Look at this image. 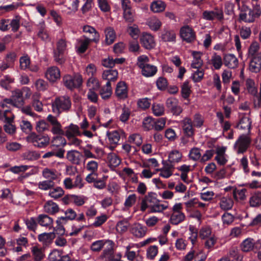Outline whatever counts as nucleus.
<instances>
[{
	"instance_id": "nucleus-1",
	"label": "nucleus",
	"mask_w": 261,
	"mask_h": 261,
	"mask_svg": "<svg viewBox=\"0 0 261 261\" xmlns=\"http://www.w3.org/2000/svg\"><path fill=\"white\" fill-rule=\"evenodd\" d=\"M156 193L152 192H148L142 199L141 202L140 210L145 212L147 208L149 213H161L168 208V205L160 203L158 199Z\"/></svg>"
},
{
	"instance_id": "nucleus-2",
	"label": "nucleus",
	"mask_w": 261,
	"mask_h": 261,
	"mask_svg": "<svg viewBox=\"0 0 261 261\" xmlns=\"http://www.w3.org/2000/svg\"><path fill=\"white\" fill-rule=\"evenodd\" d=\"M71 107L70 98L66 95L56 98L52 104L53 111L58 115L62 112L69 111Z\"/></svg>"
},
{
	"instance_id": "nucleus-3",
	"label": "nucleus",
	"mask_w": 261,
	"mask_h": 261,
	"mask_svg": "<svg viewBox=\"0 0 261 261\" xmlns=\"http://www.w3.org/2000/svg\"><path fill=\"white\" fill-rule=\"evenodd\" d=\"M251 143V138L248 135L242 134L234 143L233 149L237 154H243L250 147Z\"/></svg>"
},
{
	"instance_id": "nucleus-4",
	"label": "nucleus",
	"mask_w": 261,
	"mask_h": 261,
	"mask_svg": "<svg viewBox=\"0 0 261 261\" xmlns=\"http://www.w3.org/2000/svg\"><path fill=\"white\" fill-rule=\"evenodd\" d=\"M27 140L38 148H44L47 146L50 142V138L45 134H36L32 133L27 137Z\"/></svg>"
},
{
	"instance_id": "nucleus-5",
	"label": "nucleus",
	"mask_w": 261,
	"mask_h": 261,
	"mask_svg": "<svg viewBox=\"0 0 261 261\" xmlns=\"http://www.w3.org/2000/svg\"><path fill=\"white\" fill-rule=\"evenodd\" d=\"M63 80L65 86L71 90L80 87L83 83L82 76L79 74H75L73 76L66 75Z\"/></svg>"
},
{
	"instance_id": "nucleus-6",
	"label": "nucleus",
	"mask_w": 261,
	"mask_h": 261,
	"mask_svg": "<svg viewBox=\"0 0 261 261\" xmlns=\"http://www.w3.org/2000/svg\"><path fill=\"white\" fill-rule=\"evenodd\" d=\"M202 16L203 19L208 21L215 19L221 21L224 19L223 10L218 7H215L213 10L204 11Z\"/></svg>"
},
{
	"instance_id": "nucleus-7",
	"label": "nucleus",
	"mask_w": 261,
	"mask_h": 261,
	"mask_svg": "<svg viewBox=\"0 0 261 261\" xmlns=\"http://www.w3.org/2000/svg\"><path fill=\"white\" fill-rule=\"evenodd\" d=\"M180 36L183 40L188 43L193 42L196 38L195 33L189 25H185L180 28Z\"/></svg>"
},
{
	"instance_id": "nucleus-8",
	"label": "nucleus",
	"mask_w": 261,
	"mask_h": 261,
	"mask_svg": "<svg viewBox=\"0 0 261 261\" xmlns=\"http://www.w3.org/2000/svg\"><path fill=\"white\" fill-rule=\"evenodd\" d=\"M166 106L173 115L178 116L182 112V109L178 105V100L175 98H168L166 101Z\"/></svg>"
},
{
	"instance_id": "nucleus-9",
	"label": "nucleus",
	"mask_w": 261,
	"mask_h": 261,
	"mask_svg": "<svg viewBox=\"0 0 261 261\" xmlns=\"http://www.w3.org/2000/svg\"><path fill=\"white\" fill-rule=\"evenodd\" d=\"M147 227L139 223L133 224L130 228L131 233L137 238H142L146 233Z\"/></svg>"
},
{
	"instance_id": "nucleus-10",
	"label": "nucleus",
	"mask_w": 261,
	"mask_h": 261,
	"mask_svg": "<svg viewBox=\"0 0 261 261\" xmlns=\"http://www.w3.org/2000/svg\"><path fill=\"white\" fill-rule=\"evenodd\" d=\"M140 42L142 45L147 49H151L155 45L153 36L147 33L142 34L140 37Z\"/></svg>"
},
{
	"instance_id": "nucleus-11",
	"label": "nucleus",
	"mask_w": 261,
	"mask_h": 261,
	"mask_svg": "<svg viewBox=\"0 0 261 261\" xmlns=\"http://www.w3.org/2000/svg\"><path fill=\"white\" fill-rule=\"evenodd\" d=\"M115 94L120 99H125L128 97V90L126 83L121 81L117 84Z\"/></svg>"
},
{
	"instance_id": "nucleus-12",
	"label": "nucleus",
	"mask_w": 261,
	"mask_h": 261,
	"mask_svg": "<svg viewBox=\"0 0 261 261\" xmlns=\"http://www.w3.org/2000/svg\"><path fill=\"white\" fill-rule=\"evenodd\" d=\"M181 124L185 135L188 137H192L194 134V130L192 120L189 117H186L181 121Z\"/></svg>"
},
{
	"instance_id": "nucleus-13",
	"label": "nucleus",
	"mask_w": 261,
	"mask_h": 261,
	"mask_svg": "<svg viewBox=\"0 0 261 261\" xmlns=\"http://www.w3.org/2000/svg\"><path fill=\"white\" fill-rule=\"evenodd\" d=\"M106 247L103 251L101 256L106 260L112 261L115 259V256L114 254V243L110 240H108L106 242Z\"/></svg>"
},
{
	"instance_id": "nucleus-14",
	"label": "nucleus",
	"mask_w": 261,
	"mask_h": 261,
	"mask_svg": "<svg viewBox=\"0 0 261 261\" xmlns=\"http://www.w3.org/2000/svg\"><path fill=\"white\" fill-rule=\"evenodd\" d=\"M250 59L249 69L254 73L259 72L261 69V56L249 57Z\"/></svg>"
},
{
	"instance_id": "nucleus-15",
	"label": "nucleus",
	"mask_w": 261,
	"mask_h": 261,
	"mask_svg": "<svg viewBox=\"0 0 261 261\" xmlns=\"http://www.w3.org/2000/svg\"><path fill=\"white\" fill-rule=\"evenodd\" d=\"M37 222L41 226L45 227L50 229L53 227V219L45 214L39 215L37 218Z\"/></svg>"
},
{
	"instance_id": "nucleus-16",
	"label": "nucleus",
	"mask_w": 261,
	"mask_h": 261,
	"mask_svg": "<svg viewBox=\"0 0 261 261\" xmlns=\"http://www.w3.org/2000/svg\"><path fill=\"white\" fill-rule=\"evenodd\" d=\"M45 75L49 81L54 82L60 78V71L57 67L52 66L48 68Z\"/></svg>"
},
{
	"instance_id": "nucleus-17",
	"label": "nucleus",
	"mask_w": 261,
	"mask_h": 261,
	"mask_svg": "<svg viewBox=\"0 0 261 261\" xmlns=\"http://www.w3.org/2000/svg\"><path fill=\"white\" fill-rule=\"evenodd\" d=\"M118 73L116 69H110L103 71L102 78L107 81L111 85L112 82H115L118 79Z\"/></svg>"
},
{
	"instance_id": "nucleus-18",
	"label": "nucleus",
	"mask_w": 261,
	"mask_h": 261,
	"mask_svg": "<svg viewBox=\"0 0 261 261\" xmlns=\"http://www.w3.org/2000/svg\"><path fill=\"white\" fill-rule=\"evenodd\" d=\"M12 98L15 102V107H20L23 106L24 99L23 97V90L17 89L12 92Z\"/></svg>"
},
{
	"instance_id": "nucleus-19",
	"label": "nucleus",
	"mask_w": 261,
	"mask_h": 261,
	"mask_svg": "<svg viewBox=\"0 0 261 261\" xmlns=\"http://www.w3.org/2000/svg\"><path fill=\"white\" fill-rule=\"evenodd\" d=\"M81 153L76 150L68 151L66 154V159L71 163L78 165L80 163Z\"/></svg>"
},
{
	"instance_id": "nucleus-20",
	"label": "nucleus",
	"mask_w": 261,
	"mask_h": 261,
	"mask_svg": "<svg viewBox=\"0 0 261 261\" xmlns=\"http://www.w3.org/2000/svg\"><path fill=\"white\" fill-rule=\"evenodd\" d=\"M223 60L224 65L229 68H235L238 65V60L233 54L225 55Z\"/></svg>"
},
{
	"instance_id": "nucleus-21",
	"label": "nucleus",
	"mask_w": 261,
	"mask_h": 261,
	"mask_svg": "<svg viewBox=\"0 0 261 261\" xmlns=\"http://www.w3.org/2000/svg\"><path fill=\"white\" fill-rule=\"evenodd\" d=\"M123 134V132L121 130L108 132L107 136L110 144L117 145Z\"/></svg>"
},
{
	"instance_id": "nucleus-22",
	"label": "nucleus",
	"mask_w": 261,
	"mask_h": 261,
	"mask_svg": "<svg viewBox=\"0 0 261 261\" xmlns=\"http://www.w3.org/2000/svg\"><path fill=\"white\" fill-rule=\"evenodd\" d=\"M91 42L93 41L90 38L83 36L82 38L78 40L79 46L77 47V51L81 54L84 53Z\"/></svg>"
},
{
	"instance_id": "nucleus-23",
	"label": "nucleus",
	"mask_w": 261,
	"mask_h": 261,
	"mask_svg": "<svg viewBox=\"0 0 261 261\" xmlns=\"http://www.w3.org/2000/svg\"><path fill=\"white\" fill-rule=\"evenodd\" d=\"M13 115H11L10 117L4 121L5 124L4 125V129L7 133L10 135H13L16 132V127L13 124Z\"/></svg>"
},
{
	"instance_id": "nucleus-24",
	"label": "nucleus",
	"mask_w": 261,
	"mask_h": 261,
	"mask_svg": "<svg viewBox=\"0 0 261 261\" xmlns=\"http://www.w3.org/2000/svg\"><path fill=\"white\" fill-rule=\"evenodd\" d=\"M112 94V88L109 82H107L106 84L102 86L100 91L99 95L102 99L107 100L110 98Z\"/></svg>"
},
{
	"instance_id": "nucleus-25",
	"label": "nucleus",
	"mask_w": 261,
	"mask_h": 261,
	"mask_svg": "<svg viewBox=\"0 0 261 261\" xmlns=\"http://www.w3.org/2000/svg\"><path fill=\"white\" fill-rule=\"evenodd\" d=\"M21 158L28 161H34L40 157V153L35 150H27L21 154Z\"/></svg>"
},
{
	"instance_id": "nucleus-26",
	"label": "nucleus",
	"mask_w": 261,
	"mask_h": 261,
	"mask_svg": "<svg viewBox=\"0 0 261 261\" xmlns=\"http://www.w3.org/2000/svg\"><path fill=\"white\" fill-rule=\"evenodd\" d=\"M255 245L253 239L247 238L244 240L240 245V248L242 251L247 252L253 250Z\"/></svg>"
},
{
	"instance_id": "nucleus-27",
	"label": "nucleus",
	"mask_w": 261,
	"mask_h": 261,
	"mask_svg": "<svg viewBox=\"0 0 261 261\" xmlns=\"http://www.w3.org/2000/svg\"><path fill=\"white\" fill-rule=\"evenodd\" d=\"M251 125V119L245 115H243L241 118L237 127L241 129H248L249 132H250Z\"/></svg>"
},
{
	"instance_id": "nucleus-28",
	"label": "nucleus",
	"mask_w": 261,
	"mask_h": 261,
	"mask_svg": "<svg viewBox=\"0 0 261 261\" xmlns=\"http://www.w3.org/2000/svg\"><path fill=\"white\" fill-rule=\"evenodd\" d=\"M65 136L66 137L81 136L79 127L72 123L66 127Z\"/></svg>"
},
{
	"instance_id": "nucleus-29",
	"label": "nucleus",
	"mask_w": 261,
	"mask_h": 261,
	"mask_svg": "<svg viewBox=\"0 0 261 261\" xmlns=\"http://www.w3.org/2000/svg\"><path fill=\"white\" fill-rule=\"evenodd\" d=\"M246 9L248 12L247 14L246 12H242L239 15V18L241 20L245 22L252 23L253 22L256 18L254 16L253 13L251 11V8L248 7L246 8Z\"/></svg>"
},
{
	"instance_id": "nucleus-30",
	"label": "nucleus",
	"mask_w": 261,
	"mask_h": 261,
	"mask_svg": "<svg viewBox=\"0 0 261 261\" xmlns=\"http://www.w3.org/2000/svg\"><path fill=\"white\" fill-rule=\"evenodd\" d=\"M40 95L39 93L36 92L32 96V106L35 110L40 112L43 111V104L39 100Z\"/></svg>"
},
{
	"instance_id": "nucleus-31",
	"label": "nucleus",
	"mask_w": 261,
	"mask_h": 261,
	"mask_svg": "<svg viewBox=\"0 0 261 261\" xmlns=\"http://www.w3.org/2000/svg\"><path fill=\"white\" fill-rule=\"evenodd\" d=\"M44 210L48 214L54 215L59 212V207L55 202L52 201H48L44 205Z\"/></svg>"
},
{
	"instance_id": "nucleus-32",
	"label": "nucleus",
	"mask_w": 261,
	"mask_h": 261,
	"mask_svg": "<svg viewBox=\"0 0 261 261\" xmlns=\"http://www.w3.org/2000/svg\"><path fill=\"white\" fill-rule=\"evenodd\" d=\"M65 217H59L56 223H59L62 221H64L65 223L67 222V220H73L75 219L76 217V212L71 208H68L65 212Z\"/></svg>"
},
{
	"instance_id": "nucleus-33",
	"label": "nucleus",
	"mask_w": 261,
	"mask_h": 261,
	"mask_svg": "<svg viewBox=\"0 0 261 261\" xmlns=\"http://www.w3.org/2000/svg\"><path fill=\"white\" fill-rule=\"evenodd\" d=\"M233 205V200L229 197H223L220 199L219 205L224 211L230 210Z\"/></svg>"
},
{
	"instance_id": "nucleus-34",
	"label": "nucleus",
	"mask_w": 261,
	"mask_h": 261,
	"mask_svg": "<svg viewBox=\"0 0 261 261\" xmlns=\"http://www.w3.org/2000/svg\"><path fill=\"white\" fill-rule=\"evenodd\" d=\"M249 202L251 207H259L261 205V192L253 193L250 197Z\"/></svg>"
},
{
	"instance_id": "nucleus-35",
	"label": "nucleus",
	"mask_w": 261,
	"mask_h": 261,
	"mask_svg": "<svg viewBox=\"0 0 261 261\" xmlns=\"http://www.w3.org/2000/svg\"><path fill=\"white\" fill-rule=\"evenodd\" d=\"M67 198L70 202L73 203L77 206H82L83 205L87 199L84 196L76 195H68Z\"/></svg>"
},
{
	"instance_id": "nucleus-36",
	"label": "nucleus",
	"mask_w": 261,
	"mask_h": 261,
	"mask_svg": "<svg viewBox=\"0 0 261 261\" xmlns=\"http://www.w3.org/2000/svg\"><path fill=\"white\" fill-rule=\"evenodd\" d=\"M165 3L162 1H153L150 5V9L154 13H159L164 11L166 8Z\"/></svg>"
},
{
	"instance_id": "nucleus-37",
	"label": "nucleus",
	"mask_w": 261,
	"mask_h": 261,
	"mask_svg": "<svg viewBox=\"0 0 261 261\" xmlns=\"http://www.w3.org/2000/svg\"><path fill=\"white\" fill-rule=\"evenodd\" d=\"M106 35V42L108 45L112 44L116 38V34L114 30L111 27H109L106 29L105 31Z\"/></svg>"
},
{
	"instance_id": "nucleus-38",
	"label": "nucleus",
	"mask_w": 261,
	"mask_h": 261,
	"mask_svg": "<svg viewBox=\"0 0 261 261\" xmlns=\"http://www.w3.org/2000/svg\"><path fill=\"white\" fill-rule=\"evenodd\" d=\"M83 30L85 33H89L92 35L90 38L93 42L97 43L99 41V35L96 30L90 25H85L83 27Z\"/></svg>"
},
{
	"instance_id": "nucleus-39",
	"label": "nucleus",
	"mask_w": 261,
	"mask_h": 261,
	"mask_svg": "<svg viewBox=\"0 0 261 261\" xmlns=\"http://www.w3.org/2000/svg\"><path fill=\"white\" fill-rule=\"evenodd\" d=\"M157 72L156 66L148 64L141 70V73L145 77H150L153 76Z\"/></svg>"
},
{
	"instance_id": "nucleus-40",
	"label": "nucleus",
	"mask_w": 261,
	"mask_h": 261,
	"mask_svg": "<svg viewBox=\"0 0 261 261\" xmlns=\"http://www.w3.org/2000/svg\"><path fill=\"white\" fill-rule=\"evenodd\" d=\"M37 35L38 37L44 41L47 42L49 41V35L45 29V25L44 22L40 23Z\"/></svg>"
},
{
	"instance_id": "nucleus-41",
	"label": "nucleus",
	"mask_w": 261,
	"mask_h": 261,
	"mask_svg": "<svg viewBox=\"0 0 261 261\" xmlns=\"http://www.w3.org/2000/svg\"><path fill=\"white\" fill-rule=\"evenodd\" d=\"M53 57L54 60L56 63L59 65L63 64L66 60V57L65 52L60 51L55 49L54 50Z\"/></svg>"
},
{
	"instance_id": "nucleus-42",
	"label": "nucleus",
	"mask_w": 261,
	"mask_h": 261,
	"mask_svg": "<svg viewBox=\"0 0 261 261\" xmlns=\"http://www.w3.org/2000/svg\"><path fill=\"white\" fill-rule=\"evenodd\" d=\"M193 56L194 59L191 64V67L195 69L200 68L203 64V61L201 59V54L199 52L194 51Z\"/></svg>"
},
{
	"instance_id": "nucleus-43",
	"label": "nucleus",
	"mask_w": 261,
	"mask_h": 261,
	"mask_svg": "<svg viewBox=\"0 0 261 261\" xmlns=\"http://www.w3.org/2000/svg\"><path fill=\"white\" fill-rule=\"evenodd\" d=\"M185 215L183 213H173L170 217V222L173 225H177L184 221Z\"/></svg>"
},
{
	"instance_id": "nucleus-44",
	"label": "nucleus",
	"mask_w": 261,
	"mask_h": 261,
	"mask_svg": "<svg viewBox=\"0 0 261 261\" xmlns=\"http://www.w3.org/2000/svg\"><path fill=\"white\" fill-rule=\"evenodd\" d=\"M43 176L48 180H54L58 178V173L55 170L50 169L47 168L44 169L42 171Z\"/></svg>"
},
{
	"instance_id": "nucleus-45",
	"label": "nucleus",
	"mask_w": 261,
	"mask_h": 261,
	"mask_svg": "<svg viewBox=\"0 0 261 261\" xmlns=\"http://www.w3.org/2000/svg\"><path fill=\"white\" fill-rule=\"evenodd\" d=\"M211 63L216 70L220 69L223 64L221 57L216 53H214L212 56Z\"/></svg>"
},
{
	"instance_id": "nucleus-46",
	"label": "nucleus",
	"mask_w": 261,
	"mask_h": 261,
	"mask_svg": "<svg viewBox=\"0 0 261 261\" xmlns=\"http://www.w3.org/2000/svg\"><path fill=\"white\" fill-rule=\"evenodd\" d=\"M86 85L89 89L93 90L98 89L100 86L98 80L95 76L90 77L87 81Z\"/></svg>"
},
{
	"instance_id": "nucleus-47",
	"label": "nucleus",
	"mask_w": 261,
	"mask_h": 261,
	"mask_svg": "<svg viewBox=\"0 0 261 261\" xmlns=\"http://www.w3.org/2000/svg\"><path fill=\"white\" fill-rule=\"evenodd\" d=\"M161 38L166 42H175L176 34L173 31H165L162 33Z\"/></svg>"
},
{
	"instance_id": "nucleus-48",
	"label": "nucleus",
	"mask_w": 261,
	"mask_h": 261,
	"mask_svg": "<svg viewBox=\"0 0 261 261\" xmlns=\"http://www.w3.org/2000/svg\"><path fill=\"white\" fill-rule=\"evenodd\" d=\"M182 157V154L178 150H174L171 151L168 155V161L170 163H178Z\"/></svg>"
},
{
	"instance_id": "nucleus-49",
	"label": "nucleus",
	"mask_w": 261,
	"mask_h": 261,
	"mask_svg": "<svg viewBox=\"0 0 261 261\" xmlns=\"http://www.w3.org/2000/svg\"><path fill=\"white\" fill-rule=\"evenodd\" d=\"M227 256L230 259L231 258H233L232 260L233 261H242L243 258V255L240 253L236 248L230 249Z\"/></svg>"
},
{
	"instance_id": "nucleus-50",
	"label": "nucleus",
	"mask_w": 261,
	"mask_h": 261,
	"mask_svg": "<svg viewBox=\"0 0 261 261\" xmlns=\"http://www.w3.org/2000/svg\"><path fill=\"white\" fill-rule=\"evenodd\" d=\"M108 240H97L93 242L91 245V249L94 252H98L107 244Z\"/></svg>"
},
{
	"instance_id": "nucleus-51",
	"label": "nucleus",
	"mask_w": 261,
	"mask_h": 261,
	"mask_svg": "<svg viewBox=\"0 0 261 261\" xmlns=\"http://www.w3.org/2000/svg\"><path fill=\"white\" fill-rule=\"evenodd\" d=\"M64 194V191L61 187H57L52 188L49 192V196L54 199L61 197Z\"/></svg>"
},
{
	"instance_id": "nucleus-52",
	"label": "nucleus",
	"mask_w": 261,
	"mask_h": 261,
	"mask_svg": "<svg viewBox=\"0 0 261 261\" xmlns=\"http://www.w3.org/2000/svg\"><path fill=\"white\" fill-rule=\"evenodd\" d=\"M107 159L110 165L114 167L118 166L121 163V161L119 158L114 153H109Z\"/></svg>"
},
{
	"instance_id": "nucleus-53",
	"label": "nucleus",
	"mask_w": 261,
	"mask_h": 261,
	"mask_svg": "<svg viewBox=\"0 0 261 261\" xmlns=\"http://www.w3.org/2000/svg\"><path fill=\"white\" fill-rule=\"evenodd\" d=\"M55 238L54 232L43 233L38 236V240L43 243H47L51 241Z\"/></svg>"
},
{
	"instance_id": "nucleus-54",
	"label": "nucleus",
	"mask_w": 261,
	"mask_h": 261,
	"mask_svg": "<svg viewBox=\"0 0 261 261\" xmlns=\"http://www.w3.org/2000/svg\"><path fill=\"white\" fill-rule=\"evenodd\" d=\"M259 48L258 42L255 41L252 43L248 49V57L260 56L257 54Z\"/></svg>"
},
{
	"instance_id": "nucleus-55",
	"label": "nucleus",
	"mask_w": 261,
	"mask_h": 261,
	"mask_svg": "<svg viewBox=\"0 0 261 261\" xmlns=\"http://www.w3.org/2000/svg\"><path fill=\"white\" fill-rule=\"evenodd\" d=\"M181 92L183 98L185 99L188 98L191 94V86L189 85L188 81H185L181 87Z\"/></svg>"
},
{
	"instance_id": "nucleus-56",
	"label": "nucleus",
	"mask_w": 261,
	"mask_h": 261,
	"mask_svg": "<svg viewBox=\"0 0 261 261\" xmlns=\"http://www.w3.org/2000/svg\"><path fill=\"white\" fill-rule=\"evenodd\" d=\"M153 114L156 116H162L164 114L165 108L163 105L154 103L152 107Z\"/></svg>"
},
{
	"instance_id": "nucleus-57",
	"label": "nucleus",
	"mask_w": 261,
	"mask_h": 261,
	"mask_svg": "<svg viewBox=\"0 0 261 261\" xmlns=\"http://www.w3.org/2000/svg\"><path fill=\"white\" fill-rule=\"evenodd\" d=\"M55 186V182L51 180H46L38 183V188L42 190L51 189Z\"/></svg>"
},
{
	"instance_id": "nucleus-58",
	"label": "nucleus",
	"mask_w": 261,
	"mask_h": 261,
	"mask_svg": "<svg viewBox=\"0 0 261 261\" xmlns=\"http://www.w3.org/2000/svg\"><path fill=\"white\" fill-rule=\"evenodd\" d=\"M32 252L34 261H41L44 257V255L41 250L36 246L32 248Z\"/></svg>"
},
{
	"instance_id": "nucleus-59",
	"label": "nucleus",
	"mask_w": 261,
	"mask_h": 261,
	"mask_svg": "<svg viewBox=\"0 0 261 261\" xmlns=\"http://www.w3.org/2000/svg\"><path fill=\"white\" fill-rule=\"evenodd\" d=\"M135 13L132 9L124 10L123 11V17L125 21L127 23H133L135 20Z\"/></svg>"
},
{
	"instance_id": "nucleus-60",
	"label": "nucleus",
	"mask_w": 261,
	"mask_h": 261,
	"mask_svg": "<svg viewBox=\"0 0 261 261\" xmlns=\"http://www.w3.org/2000/svg\"><path fill=\"white\" fill-rule=\"evenodd\" d=\"M37 221L34 217L24 220V222L27 228L29 230L35 231L37 227Z\"/></svg>"
},
{
	"instance_id": "nucleus-61",
	"label": "nucleus",
	"mask_w": 261,
	"mask_h": 261,
	"mask_svg": "<svg viewBox=\"0 0 261 261\" xmlns=\"http://www.w3.org/2000/svg\"><path fill=\"white\" fill-rule=\"evenodd\" d=\"M149 59L146 55H141L138 57L137 65L141 70L149 63Z\"/></svg>"
},
{
	"instance_id": "nucleus-62",
	"label": "nucleus",
	"mask_w": 261,
	"mask_h": 261,
	"mask_svg": "<svg viewBox=\"0 0 261 261\" xmlns=\"http://www.w3.org/2000/svg\"><path fill=\"white\" fill-rule=\"evenodd\" d=\"M154 124V120L149 117H145L142 121V127L146 130L153 129Z\"/></svg>"
},
{
	"instance_id": "nucleus-63",
	"label": "nucleus",
	"mask_w": 261,
	"mask_h": 261,
	"mask_svg": "<svg viewBox=\"0 0 261 261\" xmlns=\"http://www.w3.org/2000/svg\"><path fill=\"white\" fill-rule=\"evenodd\" d=\"M154 124L153 125V129L156 131H160L164 128L166 121L165 118H160L154 120Z\"/></svg>"
},
{
	"instance_id": "nucleus-64",
	"label": "nucleus",
	"mask_w": 261,
	"mask_h": 261,
	"mask_svg": "<svg viewBox=\"0 0 261 261\" xmlns=\"http://www.w3.org/2000/svg\"><path fill=\"white\" fill-rule=\"evenodd\" d=\"M108 216L105 214H102L95 218L94 222L92 223V226L98 227L105 223L108 220Z\"/></svg>"
}]
</instances>
